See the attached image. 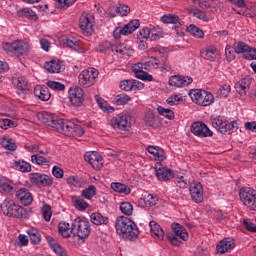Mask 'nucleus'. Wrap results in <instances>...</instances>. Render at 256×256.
Returning a JSON list of instances; mask_svg holds the SVG:
<instances>
[{"instance_id": "nucleus-1", "label": "nucleus", "mask_w": 256, "mask_h": 256, "mask_svg": "<svg viewBox=\"0 0 256 256\" xmlns=\"http://www.w3.org/2000/svg\"><path fill=\"white\" fill-rule=\"evenodd\" d=\"M115 228L118 235L128 241H135L139 237V228L129 217L119 216L116 219Z\"/></svg>"}, {"instance_id": "nucleus-2", "label": "nucleus", "mask_w": 256, "mask_h": 256, "mask_svg": "<svg viewBox=\"0 0 256 256\" xmlns=\"http://www.w3.org/2000/svg\"><path fill=\"white\" fill-rule=\"evenodd\" d=\"M54 129L58 133L66 135V137H81L85 133L80 125L75 124L71 120H65L59 117L54 124Z\"/></svg>"}, {"instance_id": "nucleus-3", "label": "nucleus", "mask_w": 256, "mask_h": 256, "mask_svg": "<svg viewBox=\"0 0 256 256\" xmlns=\"http://www.w3.org/2000/svg\"><path fill=\"white\" fill-rule=\"evenodd\" d=\"M1 211L7 215V217H15L16 219H28L29 218V212L17 205L15 203V200L6 199L1 204Z\"/></svg>"}, {"instance_id": "nucleus-4", "label": "nucleus", "mask_w": 256, "mask_h": 256, "mask_svg": "<svg viewBox=\"0 0 256 256\" xmlns=\"http://www.w3.org/2000/svg\"><path fill=\"white\" fill-rule=\"evenodd\" d=\"M72 235L82 240L87 239L91 235V223H89V220L83 216L74 219L72 223Z\"/></svg>"}, {"instance_id": "nucleus-5", "label": "nucleus", "mask_w": 256, "mask_h": 256, "mask_svg": "<svg viewBox=\"0 0 256 256\" xmlns=\"http://www.w3.org/2000/svg\"><path fill=\"white\" fill-rule=\"evenodd\" d=\"M210 121L212 123V127L222 133V135H230L233 129H239L237 121H232L229 123L227 120H223L221 116L211 117Z\"/></svg>"}, {"instance_id": "nucleus-6", "label": "nucleus", "mask_w": 256, "mask_h": 256, "mask_svg": "<svg viewBox=\"0 0 256 256\" xmlns=\"http://www.w3.org/2000/svg\"><path fill=\"white\" fill-rule=\"evenodd\" d=\"M189 95L193 103L201 105L202 107H209L215 100L213 94L201 89L190 90Z\"/></svg>"}, {"instance_id": "nucleus-7", "label": "nucleus", "mask_w": 256, "mask_h": 256, "mask_svg": "<svg viewBox=\"0 0 256 256\" xmlns=\"http://www.w3.org/2000/svg\"><path fill=\"white\" fill-rule=\"evenodd\" d=\"M240 201L249 211H256V192L252 188L243 187L239 191Z\"/></svg>"}, {"instance_id": "nucleus-8", "label": "nucleus", "mask_w": 256, "mask_h": 256, "mask_svg": "<svg viewBox=\"0 0 256 256\" xmlns=\"http://www.w3.org/2000/svg\"><path fill=\"white\" fill-rule=\"evenodd\" d=\"M3 49L7 53H14L17 57H21L29 51V43L23 40H16L12 43L6 42L3 45Z\"/></svg>"}, {"instance_id": "nucleus-9", "label": "nucleus", "mask_w": 256, "mask_h": 256, "mask_svg": "<svg viewBox=\"0 0 256 256\" xmlns=\"http://www.w3.org/2000/svg\"><path fill=\"white\" fill-rule=\"evenodd\" d=\"M99 77V70L95 68H89L83 70L79 76L78 81L81 87L87 89L88 87H92L95 84V79Z\"/></svg>"}, {"instance_id": "nucleus-10", "label": "nucleus", "mask_w": 256, "mask_h": 256, "mask_svg": "<svg viewBox=\"0 0 256 256\" xmlns=\"http://www.w3.org/2000/svg\"><path fill=\"white\" fill-rule=\"evenodd\" d=\"M190 131L196 137H213V131L203 121L193 122L190 126Z\"/></svg>"}, {"instance_id": "nucleus-11", "label": "nucleus", "mask_w": 256, "mask_h": 256, "mask_svg": "<svg viewBox=\"0 0 256 256\" xmlns=\"http://www.w3.org/2000/svg\"><path fill=\"white\" fill-rule=\"evenodd\" d=\"M69 99L73 107H81L85 101V93L81 87L70 88L68 91Z\"/></svg>"}, {"instance_id": "nucleus-12", "label": "nucleus", "mask_w": 256, "mask_h": 256, "mask_svg": "<svg viewBox=\"0 0 256 256\" xmlns=\"http://www.w3.org/2000/svg\"><path fill=\"white\" fill-rule=\"evenodd\" d=\"M111 126L113 129H118L120 131H124L125 129H129L131 127V116L129 115H118L111 119Z\"/></svg>"}, {"instance_id": "nucleus-13", "label": "nucleus", "mask_w": 256, "mask_h": 256, "mask_svg": "<svg viewBox=\"0 0 256 256\" xmlns=\"http://www.w3.org/2000/svg\"><path fill=\"white\" fill-rule=\"evenodd\" d=\"M30 183L38 185V187H51V185H53V179L50 178L49 175L41 173H31Z\"/></svg>"}, {"instance_id": "nucleus-14", "label": "nucleus", "mask_w": 256, "mask_h": 256, "mask_svg": "<svg viewBox=\"0 0 256 256\" xmlns=\"http://www.w3.org/2000/svg\"><path fill=\"white\" fill-rule=\"evenodd\" d=\"M84 159L87 163L92 165L93 169L99 171L103 167V157L100 156L97 152H86L84 155Z\"/></svg>"}, {"instance_id": "nucleus-15", "label": "nucleus", "mask_w": 256, "mask_h": 256, "mask_svg": "<svg viewBox=\"0 0 256 256\" xmlns=\"http://www.w3.org/2000/svg\"><path fill=\"white\" fill-rule=\"evenodd\" d=\"M189 191L194 203H203V185H201V182L192 183Z\"/></svg>"}, {"instance_id": "nucleus-16", "label": "nucleus", "mask_w": 256, "mask_h": 256, "mask_svg": "<svg viewBox=\"0 0 256 256\" xmlns=\"http://www.w3.org/2000/svg\"><path fill=\"white\" fill-rule=\"evenodd\" d=\"M193 83V78L189 76L174 75L169 79V85L172 87H187Z\"/></svg>"}, {"instance_id": "nucleus-17", "label": "nucleus", "mask_w": 256, "mask_h": 256, "mask_svg": "<svg viewBox=\"0 0 256 256\" xmlns=\"http://www.w3.org/2000/svg\"><path fill=\"white\" fill-rule=\"evenodd\" d=\"M37 119H39L41 123H44L45 125H48V127H52L54 129L58 116L47 111H43L37 114Z\"/></svg>"}, {"instance_id": "nucleus-18", "label": "nucleus", "mask_w": 256, "mask_h": 256, "mask_svg": "<svg viewBox=\"0 0 256 256\" xmlns=\"http://www.w3.org/2000/svg\"><path fill=\"white\" fill-rule=\"evenodd\" d=\"M156 177L159 179V181H170V179H173L175 177V173L173 170L160 166L156 167Z\"/></svg>"}, {"instance_id": "nucleus-19", "label": "nucleus", "mask_w": 256, "mask_h": 256, "mask_svg": "<svg viewBox=\"0 0 256 256\" xmlns=\"http://www.w3.org/2000/svg\"><path fill=\"white\" fill-rule=\"evenodd\" d=\"M16 198L20 200V203H22V205H25V207L33 203V195H31V192H29V190H27L26 188L18 190L16 192Z\"/></svg>"}, {"instance_id": "nucleus-20", "label": "nucleus", "mask_w": 256, "mask_h": 256, "mask_svg": "<svg viewBox=\"0 0 256 256\" xmlns=\"http://www.w3.org/2000/svg\"><path fill=\"white\" fill-rule=\"evenodd\" d=\"M114 51L117 53L118 57H131L133 55V50L131 49V45L128 43H116L114 45Z\"/></svg>"}, {"instance_id": "nucleus-21", "label": "nucleus", "mask_w": 256, "mask_h": 256, "mask_svg": "<svg viewBox=\"0 0 256 256\" xmlns=\"http://www.w3.org/2000/svg\"><path fill=\"white\" fill-rule=\"evenodd\" d=\"M34 95L38 97L40 101H49L51 99V92L47 86L36 85L34 87Z\"/></svg>"}, {"instance_id": "nucleus-22", "label": "nucleus", "mask_w": 256, "mask_h": 256, "mask_svg": "<svg viewBox=\"0 0 256 256\" xmlns=\"http://www.w3.org/2000/svg\"><path fill=\"white\" fill-rule=\"evenodd\" d=\"M80 29L87 35L93 33V21H91V16H81L79 20Z\"/></svg>"}, {"instance_id": "nucleus-23", "label": "nucleus", "mask_w": 256, "mask_h": 256, "mask_svg": "<svg viewBox=\"0 0 256 256\" xmlns=\"http://www.w3.org/2000/svg\"><path fill=\"white\" fill-rule=\"evenodd\" d=\"M45 69L49 71V73H61L62 71H65V65L62 61L52 60L50 62H46Z\"/></svg>"}, {"instance_id": "nucleus-24", "label": "nucleus", "mask_w": 256, "mask_h": 256, "mask_svg": "<svg viewBox=\"0 0 256 256\" xmlns=\"http://www.w3.org/2000/svg\"><path fill=\"white\" fill-rule=\"evenodd\" d=\"M172 235L179 237L182 241H187L189 239V234L185 231V228L179 223L172 224Z\"/></svg>"}, {"instance_id": "nucleus-25", "label": "nucleus", "mask_w": 256, "mask_h": 256, "mask_svg": "<svg viewBox=\"0 0 256 256\" xmlns=\"http://www.w3.org/2000/svg\"><path fill=\"white\" fill-rule=\"evenodd\" d=\"M10 167L16 169V171H21V173H30L31 171V164L23 160L11 162Z\"/></svg>"}, {"instance_id": "nucleus-26", "label": "nucleus", "mask_w": 256, "mask_h": 256, "mask_svg": "<svg viewBox=\"0 0 256 256\" xmlns=\"http://www.w3.org/2000/svg\"><path fill=\"white\" fill-rule=\"evenodd\" d=\"M161 21L165 24L171 23L174 25V29H179V27H181V19L175 14H165L162 16Z\"/></svg>"}, {"instance_id": "nucleus-27", "label": "nucleus", "mask_w": 256, "mask_h": 256, "mask_svg": "<svg viewBox=\"0 0 256 256\" xmlns=\"http://www.w3.org/2000/svg\"><path fill=\"white\" fill-rule=\"evenodd\" d=\"M233 247H235V243L233 242V240L225 238L224 240L219 242V244L216 246V249L218 253L223 254L227 253L229 249H233Z\"/></svg>"}, {"instance_id": "nucleus-28", "label": "nucleus", "mask_w": 256, "mask_h": 256, "mask_svg": "<svg viewBox=\"0 0 256 256\" xmlns=\"http://www.w3.org/2000/svg\"><path fill=\"white\" fill-rule=\"evenodd\" d=\"M149 226L152 237H156V239L161 240L163 237H165V232L161 229V226L157 222L150 221Z\"/></svg>"}, {"instance_id": "nucleus-29", "label": "nucleus", "mask_w": 256, "mask_h": 256, "mask_svg": "<svg viewBox=\"0 0 256 256\" xmlns=\"http://www.w3.org/2000/svg\"><path fill=\"white\" fill-rule=\"evenodd\" d=\"M58 231L62 237L69 239L73 235V226H70L67 222H60L58 225Z\"/></svg>"}, {"instance_id": "nucleus-30", "label": "nucleus", "mask_w": 256, "mask_h": 256, "mask_svg": "<svg viewBox=\"0 0 256 256\" xmlns=\"http://www.w3.org/2000/svg\"><path fill=\"white\" fill-rule=\"evenodd\" d=\"M18 17H25L26 19H29L30 21H38L39 16H37V13L32 11L30 8H24L17 12Z\"/></svg>"}, {"instance_id": "nucleus-31", "label": "nucleus", "mask_w": 256, "mask_h": 256, "mask_svg": "<svg viewBox=\"0 0 256 256\" xmlns=\"http://www.w3.org/2000/svg\"><path fill=\"white\" fill-rule=\"evenodd\" d=\"M90 219L94 225H107L109 223V218L102 216L99 212L92 213Z\"/></svg>"}, {"instance_id": "nucleus-32", "label": "nucleus", "mask_w": 256, "mask_h": 256, "mask_svg": "<svg viewBox=\"0 0 256 256\" xmlns=\"http://www.w3.org/2000/svg\"><path fill=\"white\" fill-rule=\"evenodd\" d=\"M64 45H67L70 49L77 51L78 53H85V48L81 47L79 42L73 41L71 38L65 37L62 39Z\"/></svg>"}, {"instance_id": "nucleus-33", "label": "nucleus", "mask_w": 256, "mask_h": 256, "mask_svg": "<svg viewBox=\"0 0 256 256\" xmlns=\"http://www.w3.org/2000/svg\"><path fill=\"white\" fill-rule=\"evenodd\" d=\"M12 85H14V87H17L19 91H29V85L27 84V80L23 76L13 78Z\"/></svg>"}, {"instance_id": "nucleus-34", "label": "nucleus", "mask_w": 256, "mask_h": 256, "mask_svg": "<svg viewBox=\"0 0 256 256\" xmlns=\"http://www.w3.org/2000/svg\"><path fill=\"white\" fill-rule=\"evenodd\" d=\"M111 189L116 193H123L124 195H129V193H131V188H129V186L119 182H112Z\"/></svg>"}, {"instance_id": "nucleus-35", "label": "nucleus", "mask_w": 256, "mask_h": 256, "mask_svg": "<svg viewBox=\"0 0 256 256\" xmlns=\"http://www.w3.org/2000/svg\"><path fill=\"white\" fill-rule=\"evenodd\" d=\"M95 195H97V187L94 185L88 186V188L81 192V198L86 199L87 201H91Z\"/></svg>"}, {"instance_id": "nucleus-36", "label": "nucleus", "mask_w": 256, "mask_h": 256, "mask_svg": "<svg viewBox=\"0 0 256 256\" xmlns=\"http://www.w3.org/2000/svg\"><path fill=\"white\" fill-rule=\"evenodd\" d=\"M139 25H140L139 20H132L128 24L122 26L124 35H131V33L139 29Z\"/></svg>"}, {"instance_id": "nucleus-37", "label": "nucleus", "mask_w": 256, "mask_h": 256, "mask_svg": "<svg viewBox=\"0 0 256 256\" xmlns=\"http://www.w3.org/2000/svg\"><path fill=\"white\" fill-rule=\"evenodd\" d=\"M186 31L190 33V35H193V37H196V39H203V37H205V32L194 24L187 27Z\"/></svg>"}, {"instance_id": "nucleus-38", "label": "nucleus", "mask_w": 256, "mask_h": 256, "mask_svg": "<svg viewBox=\"0 0 256 256\" xmlns=\"http://www.w3.org/2000/svg\"><path fill=\"white\" fill-rule=\"evenodd\" d=\"M72 203L78 211H85L89 207V203L80 198L79 196H72Z\"/></svg>"}, {"instance_id": "nucleus-39", "label": "nucleus", "mask_w": 256, "mask_h": 256, "mask_svg": "<svg viewBox=\"0 0 256 256\" xmlns=\"http://www.w3.org/2000/svg\"><path fill=\"white\" fill-rule=\"evenodd\" d=\"M138 203L140 207H155V205H157L155 197H153L152 194H148L147 197L140 198Z\"/></svg>"}, {"instance_id": "nucleus-40", "label": "nucleus", "mask_w": 256, "mask_h": 256, "mask_svg": "<svg viewBox=\"0 0 256 256\" xmlns=\"http://www.w3.org/2000/svg\"><path fill=\"white\" fill-rule=\"evenodd\" d=\"M30 241L33 245H39L41 243V234L35 228H30L27 230Z\"/></svg>"}, {"instance_id": "nucleus-41", "label": "nucleus", "mask_w": 256, "mask_h": 256, "mask_svg": "<svg viewBox=\"0 0 256 256\" xmlns=\"http://www.w3.org/2000/svg\"><path fill=\"white\" fill-rule=\"evenodd\" d=\"M98 51L99 53H105L106 55H111V53L115 52V45H113L109 41H105L99 45Z\"/></svg>"}, {"instance_id": "nucleus-42", "label": "nucleus", "mask_w": 256, "mask_h": 256, "mask_svg": "<svg viewBox=\"0 0 256 256\" xmlns=\"http://www.w3.org/2000/svg\"><path fill=\"white\" fill-rule=\"evenodd\" d=\"M217 53V48H208L206 50L200 51V56L207 61H215V54Z\"/></svg>"}, {"instance_id": "nucleus-43", "label": "nucleus", "mask_w": 256, "mask_h": 256, "mask_svg": "<svg viewBox=\"0 0 256 256\" xmlns=\"http://www.w3.org/2000/svg\"><path fill=\"white\" fill-rule=\"evenodd\" d=\"M233 49L235 51V53H237L238 55L243 53L245 55V53H247V51H249V45H247L245 42H235L233 44Z\"/></svg>"}, {"instance_id": "nucleus-44", "label": "nucleus", "mask_w": 256, "mask_h": 256, "mask_svg": "<svg viewBox=\"0 0 256 256\" xmlns=\"http://www.w3.org/2000/svg\"><path fill=\"white\" fill-rule=\"evenodd\" d=\"M163 37V29L159 27H154L150 29L149 40L150 41H159V39Z\"/></svg>"}, {"instance_id": "nucleus-45", "label": "nucleus", "mask_w": 256, "mask_h": 256, "mask_svg": "<svg viewBox=\"0 0 256 256\" xmlns=\"http://www.w3.org/2000/svg\"><path fill=\"white\" fill-rule=\"evenodd\" d=\"M157 111H158L159 115L166 117V119H169L170 121H172V119H175V112H173V110H171V109H167L162 106H159L157 108Z\"/></svg>"}, {"instance_id": "nucleus-46", "label": "nucleus", "mask_w": 256, "mask_h": 256, "mask_svg": "<svg viewBox=\"0 0 256 256\" xmlns=\"http://www.w3.org/2000/svg\"><path fill=\"white\" fill-rule=\"evenodd\" d=\"M31 162L34 163V165H49V163H51V160L43 156L34 154L31 156Z\"/></svg>"}, {"instance_id": "nucleus-47", "label": "nucleus", "mask_w": 256, "mask_h": 256, "mask_svg": "<svg viewBox=\"0 0 256 256\" xmlns=\"http://www.w3.org/2000/svg\"><path fill=\"white\" fill-rule=\"evenodd\" d=\"M95 99H96L100 109H102V111H107V113H113V111H115V108L109 106L107 104V101H104L103 98H101L99 96H95Z\"/></svg>"}, {"instance_id": "nucleus-48", "label": "nucleus", "mask_w": 256, "mask_h": 256, "mask_svg": "<svg viewBox=\"0 0 256 256\" xmlns=\"http://www.w3.org/2000/svg\"><path fill=\"white\" fill-rule=\"evenodd\" d=\"M120 211L128 217L133 215V204L131 202H122L120 204Z\"/></svg>"}, {"instance_id": "nucleus-49", "label": "nucleus", "mask_w": 256, "mask_h": 256, "mask_svg": "<svg viewBox=\"0 0 256 256\" xmlns=\"http://www.w3.org/2000/svg\"><path fill=\"white\" fill-rule=\"evenodd\" d=\"M235 89L240 95H245V93H247V90L249 89V84H247V80L242 79L235 85Z\"/></svg>"}, {"instance_id": "nucleus-50", "label": "nucleus", "mask_w": 256, "mask_h": 256, "mask_svg": "<svg viewBox=\"0 0 256 256\" xmlns=\"http://www.w3.org/2000/svg\"><path fill=\"white\" fill-rule=\"evenodd\" d=\"M229 93H231V86L224 84L218 89L216 97L225 98L229 96Z\"/></svg>"}, {"instance_id": "nucleus-51", "label": "nucleus", "mask_w": 256, "mask_h": 256, "mask_svg": "<svg viewBox=\"0 0 256 256\" xmlns=\"http://www.w3.org/2000/svg\"><path fill=\"white\" fill-rule=\"evenodd\" d=\"M46 85L47 87H49V89H52L53 91H65V84L57 81L48 80Z\"/></svg>"}, {"instance_id": "nucleus-52", "label": "nucleus", "mask_w": 256, "mask_h": 256, "mask_svg": "<svg viewBox=\"0 0 256 256\" xmlns=\"http://www.w3.org/2000/svg\"><path fill=\"white\" fill-rule=\"evenodd\" d=\"M116 105H127L131 101V96L127 94H119L114 99Z\"/></svg>"}, {"instance_id": "nucleus-53", "label": "nucleus", "mask_w": 256, "mask_h": 256, "mask_svg": "<svg viewBox=\"0 0 256 256\" xmlns=\"http://www.w3.org/2000/svg\"><path fill=\"white\" fill-rule=\"evenodd\" d=\"M0 191L2 193H6L7 195H13L15 192V188L13 187V184H11V182H6L0 184Z\"/></svg>"}, {"instance_id": "nucleus-54", "label": "nucleus", "mask_w": 256, "mask_h": 256, "mask_svg": "<svg viewBox=\"0 0 256 256\" xmlns=\"http://www.w3.org/2000/svg\"><path fill=\"white\" fill-rule=\"evenodd\" d=\"M114 11L118 14L121 15L122 17H125L127 15H129V13L131 12V8H129V6L127 5H123V6H116L114 7Z\"/></svg>"}, {"instance_id": "nucleus-55", "label": "nucleus", "mask_w": 256, "mask_h": 256, "mask_svg": "<svg viewBox=\"0 0 256 256\" xmlns=\"http://www.w3.org/2000/svg\"><path fill=\"white\" fill-rule=\"evenodd\" d=\"M193 17H196V19H200L201 21H205L206 23L209 21V16L200 9H196L192 12Z\"/></svg>"}, {"instance_id": "nucleus-56", "label": "nucleus", "mask_w": 256, "mask_h": 256, "mask_svg": "<svg viewBox=\"0 0 256 256\" xmlns=\"http://www.w3.org/2000/svg\"><path fill=\"white\" fill-rule=\"evenodd\" d=\"M244 59L246 61H254L256 60V48H251L249 46V49L246 51L245 54H243Z\"/></svg>"}, {"instance_id": "nucleus-57", "label": "nucleus", "mask_w": 256, "mask_h": 256, "mask_svg": "<svg viewBox=\"0 0 256 256\" xmlns=\"http://www.w3.org/2000/svg\"><path fill=\"white\" fill-rule=\"evenodd\" d=\"M42 215L45 221H51L53 213L51 212V206H49V204H45L42 207Z\"/></svg>"}, {"instance_id": "nucleus-58", "label": "nucleus", "mask_w": 256, "mask_h": 256, "mask_svg": "<svg viewBox=\"0 0 256 256\" xmlns=\"http://www.w3.org/2000/svg\"><path fill=\"white\" fill-rule=\"evenodd\" d=\"M159 63L161 66L162 71H171V65L167 62V54H162L160 57Z\"/></svg>"}, {"instance_id": "nucleus-59", "label": "nucleus", "mask_w": 256, "mask_h": 256, "mask_svg": "<svg viewBox=\"0 0 256 256\" xmlns=\"http://www.w3.org/2000/svg\"><path fill=\"white\" fill-rule=\"evenodd\" d=\"M2 145L4 149H7L8 151H16L17 150V144L13 142L12 139L4 140L2 142Z\"/></svg>"}, {"instance_id": "nucleus-60", "label": "nucleus", "mask_w": 256, "mask_h": 256, "mask_svg": "<svg viewBox=\"0 0 256 256\" xmlns=\"http://www.w3.org/2000/svg\"><path fill=\"white\" fill-rule=\"evenodd\" d=\"M226 58L227 61H233L235 60V48H233L231 45H227L225 48Z\"/></svg>"}, {"instance_id": "nucleus-61", "label": "nucleus", "mask_w": 256, "mask_h": 256, "mask_svg": "<svg viewBox=\"0 0 256 256\" xmlns=\"http://www.w3.org/2000/svg\"><path fill=\"white\" fill-rule=\"evenodd\" d=\"M122 91H133V80H123L120 82Z\"/></svg>"}, {"instance_id": "nucleus-62", "label": "nucleus", "mask_w": 256, "mask_h": 256, "mask_svg": "<svg viewBox=\"0 0 256 256\" xmlns=\"http://www.w3.org/2000/svg\"><path fill=\"white\" fill-rule=\"evenodd\" d=\"M8 127H17V124H15V122L11 119H3L0 120V128L7 130Z\"/></svg>"}, {"instance_id": "nucleus-63", "label": "nucleus", "mask_w": 256, "mask_h": 256, "mask_svg": "<svg viewBox=\"0 0 256 256\" xmlns=\"http://www.w3.org/2000/svg\"><path fill=\"white\" fill-rule=\"evenodd\" d=\"M243 225L247 231H250L251 233H256V224L251 222V220L244 219Z\"/></svg>"}, {"instance_id": "nucleus-64", "label": "nucleus", "mask_w": 256, "mask_h": 256, "mask_svg": "<svg viewBox=\"0 0 256 256\" xmlns=\"http://www.w3.org/2000/svg\"><path fill=\"white\" fill-rule=\"evenodd\" d=\"M52 251H54V253H56V255L58 256H67V250H65V248H62V246L59 244L53 245Z\"/></svg>"}]
</instances>
